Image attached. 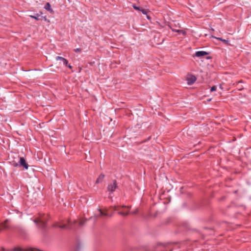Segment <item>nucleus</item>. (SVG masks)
Segmentation results:
<instances>
[{"mask_svg": "<svg viewBox=\"0 0 251 251\" xmlns=\"http://www.w3.org/2000/svg\"><path fill=\"white\" fill-rule=\"evenodd\" d=\"M1 250H2V251H10H10H7V250H5L4 248H1Z\"/></svg>", "mask_w": 251, "mask_h": 251, "instance_id": "b1692460", "label": "nucleus"}, {"mask_svg": "<svg viewBox=\"0 0 251 251\" xmlns=\"http://www.w3.org/2000/svg\"><path fill=\"white\" fill-rule=\"evenodd\" d=\"M112 215H113V213H112L111 214H110V215H109V216H110V217H111V216H112Z\"/></svg>", "mask_w": 251, "mask_h": 251, "instance_id": "393cba45", "label": "nucleus"}, {"mask_svg": "<svg viewBox=\"0 0 251 251\" xmlns=\"http://www.w3.org/2000/svg\"><path fill=\"white\" fill-rule=\"evenodd\" d=\"M104 175L103 174H100V175L99 176L98 178L97 179L96 183H99L100 182H101L104 178Z\"/></svg>", "mask_w": 251, "mask_h": 251, "instance_id": "1a4fd4ad", "label": "nucleus"}, {"mask_svg": "<svg viewBox=\"0 0 251 251\" xmlns=\"http://www.w3.org/2000/svg\"><path fill=\"white\" fill-rule=\"evenodd\" d=\"M217 87L216 86H213L211 88L210 91L211 92H214L216 90Z\"/></svg>", "mask_w": 251, "mask_h": 251, "instance_id": "a211bd4d", "label": "nucleus"}, {"mask_svg": "<svg viewBox=\"0 0 251 251\" xmlns=\"http://www.w3.org/2000/svg\"><path fill=\"white\" fill-rule=\"evenodd\" d=\"M45 9L49 11H50L51 12H53V10L51 8V6H50V4L49 3V2H47L45 7H44Z\"/></svg>", "mask_w": 251, "mask_h": 251, "instance_id": "9b49d317", "label": "nucleus"}, {"mask_svg": "<svg viewBox=\"0 0 251 251\" xmlns=\"http://www.w3.org/2000/svg\"><path fill=\"white\" fill-rule=\"evenodd\" d=\"M85 221H81L79 222V226H82L84 224Z\"/></svg>", "mask_w": 251, "mask_h": 251, "instance_id": "412c9836", "label": "nucleus"}, {"mask_svg": "<svg viewBox=\"0 0 251 251\" xmlns=\"http://www.w3.org/2000/svg\"><path fill=\"white\" fill-rule=\"evenodd\" d=\"M10 251H24L21 248L17 247L13 248V249L11 250Z\"/></svg>", "mask_w": 251, "mask_h": 251, "instance_id": "ddd939ff", "label": "nucleus"}, {"mask_svg": "<svg viewBox=\"0 0 251 251\" xmlns=\"http://www.w3.org/2000/svg\"><path fill=\"white\" fill-rule=\"evenodd\" d=\"M140 11L144 15H147L148 14V12L146 9L141 8Z\"/></svg>", "mask_w": 251, "mask_h": 251, "instance_id": "2eb2a0df", "label": "nucleus"}, {"mask_svg": "<svg viewBox=\"0 0 251 251\" xmlns=\"http://www.w3.org/2000/svg\"><path fill=\"white\" fill-rule=\"evenodd\" d=\"M68 225L62 224L60 225L59 222L55 223L52 226L54 227H59L60 228H67V229H73L74 228L73 226L71 224L70 220H68Z\"/></svg>", "mask_w": 251, "mask_h": 251, "instance_id": "f257e3e1", "label": "nucleus"}, {"mask_svg": "<svg viewBox=\"0 0 251 251\" xmlns=\"http://www.w3.org/2000/svg\"><path fill=\"white\" fill-rule=\"evenodd\" d=\"M117 184L116 182L114 181L113 183L109 184L107 186V190L110 193H113L115 191L116 189L117 188Z\"/></svg>", "mask_w": 251, "mask_h": 251, "instance_id": "7ed1b4c3", "label": "nucleus"}, {"mask_svg": "<svg viewBox=\"0 0 251 251\" xmlns=\"http://www.w3.org/2000/svg\"><path fill=\"white\" fill-rule=\"evenodd\" d=\"M208 53L205 51H196L194 56L201 57L208 54Z\"/></svg>", "mask_w": 251, "mask_h": 251, "instance_id": "423d86ee", "label": "nucleus"}, {"mask_svg": "<svg viewBox=\"0 0 251 251\" xmlns=\"http://www.w3.org/2000/svg\"><path fill=\"white\" fill-rule=\"evenodd\" d=\"M114 210H116V207H115Z\"/></svg>", "mask_w": 251, "mask_h": 251, "instance_id": "c85d7f7f", "label": "nucleus"}, {"mask_svg": "<svg viewBox=\"0 0 251 251\" xmlns=\"http://www.w3.org/2000/svg\"><path fill=\"white\" fill-rule=\"evenodd\" d=\"M147 18H148V19H149V16H147Z\"/></svg>", "mask_w": 251, "mask_h": 251, "instance_id": "bb28decb", "label": "nucleus"}, {"mask_svg": "<svg viewBox=\"0 0 251 251\" xmlns=\"http://www.w3.org/2000/svg\"><path fill=\"white\" fill-rule=\"evenodd\" d=\"M118 214L120 215H122V216H126V215H127L128 214V212H118Z\"/></svg>", "mask_w": 251, "mask_h": 251, "instance_id": "dca6fc26", "label": "nucleus"}, {"mask_svg": "<svg viewBox=\"0 0 251 251\" xmlns=\"http://www.w3.org/2000/svg\"><path fill=\"white\" fill-rule=\"evenodd\" d=\"M103 216H108V214L107 213V209L105 210V212H103Z\"/></svg>", "mask_w": 251, "mask_h": 251, "instance_id": "4be33fe9", "label": "nucleus"}, {"mask_svg": "<svg viewBox=\"0 0 251 251\" xmlns=\"http://www.w3.org/2000/svg\"><path fill=\"white\" fill-rule=\"evenodd\" d=\"M212 38H216V39H217V40H220V41H222V42H224V43H227V42H228V41L226 40L225 39H222V38H217V37H215L213 36H212Z\"/></svg>", "mask_w": 251, "mask_h": 251, "instance_id": "4468645a", "label": "nucleus"}, {"mask_svg": "<svg viewBox=\"0 0 251 251\" xmlns=\"http://www.w3.org/2000/svg\"><path fill=\"white\" fill-rule=\"evenodd\" d=\"M98 210L99 211L100 214L97 216L98 217V216H103V212L102 211V210L100 209V208L98 209Z\"/></svg>", "mask_w": 251, "mask_h": 251, "instance_id": "f3484780", "label": "nucleus"}, {"mask_svg": "<svg viewBox=\"0 0 251 251\" xmlns=\"http://www.w3.org/2000/svg\"><path fill=\"white\" fill-rule=\"evenodd\" d=\"M40 16V15L39 14H36L35 16L33 15H29V17L31 18L35 19L36 21H38L39 20V17Z\"/></svg>", "mask_w": 251, "mask_h": 251, "instance_id": "f8f14e48", "label": "nucleus"}, {"mask_svg": "<svg viewBox=\"0 0 251 251\" xmlns=\"http://www.w3.org/2000/svg\"><path fill=\"white\" fill-rule=\"evenodd\" d=\"M196 77L195 76L192 75L187 79V84L188 85H192L196 81Z\"/></svg>", "mask_w": 251, "mask_h": 251, "instance_id": "6e6552de", "label": "nucleus"}, {"mask_svg": "<svg viewBox=\"0 0 251 251\" xmlns=\"http://www.w3.org/2000/svg\"><path fill=\"white\" fill-rule=\"evenodd\" d=\"M122 207H126V206L125 205H123Z\"/></svg>", "mask_w": 251, "mask_h": 251, "instance_id": "a878e982", "label": "nucleus"}, {"mask_svg": "<svg viewBox=\"0 0 251 251\" xmlns=\"http://www.w3.org/2000/svg\"><path fill=\"white\" fill-rule=\"evenodd\" d=\"M19 163L20 165L22 166L25 169H27L28 166L25 160L23 157H20Z\"/></svg>", "mask_w": 251, "mask_h": 251, "instance_id": "20e7f679", "label": "nucleus"}, {"mask_svg": "<svg viewBox=\"0 0 251 251\" xmlns=\"http://www.w3.org/2000/svg\"><path fill=\"white\" fill-rule=\"evenodd\" d=\"M74 50L75 52H81V49L80 48H77V49H75Z\"/></svg>", "mask_w": 251, "mask_h": 251, "instance_id": "aec40b11", "label": "nucleus"}, {"mask_svg": "<svg viewBox=\"0 0 251 251\" xmlns=\"http://www.w3.org/2000/svg\"><path fill=\"white\" fill-rule=\"evenodd\" d=\"M44 20H46V17H44Z\"/></svg>", "mask_w": 251, "mask_h": 251, "instance_id": "cd10ccee", "label": "nucleus"}, {"mask_svg": "<svg viewBox=\"0 0 251 251\" xmlns=\"http://www.w3.org/2000/svg\"><path fill=\"white\" fill-rule=\"evenodd\" d=\"M133 7L134 9L137 10L139 11H140L141 9V8L140 7L136 6L135 5H133Z\"/></svg>", "mask_w": 251, "mask_h": 251, "instance_id": "6ab92c4d", "label": "nucleus"}, {"mask_svg": "<svg viewBox=\"0 0 251 251\" xmlns=\"http://www.w3.org/2000/svg\"><path fill=\"white\" fill-rule=\"evenodd\" d=\"M33 222L37 225L38 227L42 229H45L47 226L46 222L43 218H40L34 219Z\"/></svg>", "mask_w": 251, "mask_h": 251, "instance_id": "f03ea898", "label": "nucleus"}, {"mask_svg": "<svg viewBox=\"0 0 251 251\" xmlns=\"http://www.w3.org/2000/svg\"><path fill=\"white\" fill-rule=\"evenodd\" d=\"M55 59L56 60H61L65 65H67L68 64V60L63 57L57 56L55 57Z\"/></svg>", "mask_w": 251, "mask_h": 251, "instance_id": "0eeeda50", "label": "nucleus"}, {"mask_svg": "<svg viewBox=\"0 0 251 251\" xmlns=\"http://www.w3.org/2000/svg\"><path fill=\"white\" fill-rule=\"evenodd\" d=\"M171 29H172L173 31L177 32V33H178L179 34H182V35H185L186 34V32L185 31L183 30L175 29H174V28H171Z\"/></svg>", "mask_w": 251, "mask_h": 251, "instance_id": "9d476101", "label": "nucleus"}, {"mask_svg": "<svg viewBox=\"0 0 251 251\" xmlns=\"http://www.w3.org/2000/svg\"><path fill=\"white\" fill-rule=\"evenodd\" d=\"M66 67H68L70 69L72 68V66L71 65H68V64L67 65H65Z\"/></svg>", "mask_w": 251, "mask_h": 251, "instance_id": "5701e85b", "label": "nucleus"}, {"mask_svg": "<svg viewBox=\"0 0 251 251\" xmlns=\"http://www.w3.org/2000/svg\"><path fill=\"white\" fill-rule=\"evenodd\" d=\"M8 222V220H5L3 223H0V232L2 229H8L9 226L7 225V224Z\"/></svg>", "mask_w": 251, "mask_h": 251, "instance_id": "39448f33", "label": "nucleus"}]
</instances>
